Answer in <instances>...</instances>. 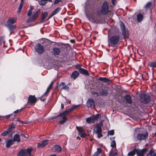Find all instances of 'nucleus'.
<instances>
[{
	"label": "nucleus",
	"instance_id": "f257e3e1",
	"mask_svg": "<svg viewBox=\"0 0 156 156\" xmlns=\"http://www.w3.org/2000/svg\"><path fill=\"white\" fill-rule=\"evenodd\" d=\"M80 105L73 106L71 108H69L67 110H66L59 114L60 117H62V120L59 122L60 124H62L65 122L67 120V118L66 116L70 112L73 110L77 107L80 106Z\"/></svg>",
	"mask_w": 156,
	"mask_h": 156
},
{
	"label": "nucleus",
	"instance_id": "f03ea898",
	"mask_svg": "<svg viewBox=\"0 0 156 156\" xmlns=\"http://www.w3.org/2000/svg\"><path fill=\"white\" fill-rule=\"evenodd\" d=\"M119 39V37L117 35H114L111 37L108 38V45L112 47L116 46Z\"/></svg>",
	"mask_w": 156,
	"mask_h": 156
},
{
	"label": "nucleus",
	"instance_id": "7ed1b4c3",
	"mask_svg": "<svg viewBox=\"0 0 156 156\" xmlns=\"http://www.w3.org/2000/svg\"><path fill=\"white\" fill-rule=\"evenodd\" d=\"M140 101L144 104L149 103L151 100V97L149 95L144 93H141L140 95Z\"/></svg>",
	"mask_w": 156,
	"mask_h": 156
},
{
	"label": "nucleus",
	"instance_id": "20e7f679",
	"mask_svg": "<svg viewBox=\"0 0 156 156\" xmlns=\"http://www.w3.org/2000/svg\"><path fill=\"white\" fill-rule=\"evenodd\" d=\"M102 131L101 126L97 124L96 125L93 129L94 133L97 134V137L98 138H100L103 136V135L101 133Z\"/></svg>",
	"mask_w": 156,
	"mask_h": 156
},
{
	"label": "nucleus",
	"instance_id": "39448f33",
	"mask_svg": "<svg viewBox=\"0 0 156 156\" xmlns=\"http://www.w3.org/2000/svg\"><path fill=\"white\" fill-rule=\"evenodd\" d=\"M109 12L108 6L106 2H104L102 6L101 12L103 15L107 14Z\"/></svg>",
	"mask_w": 156,
	"mask_h": 156
},
{
	"label": "nucleus",
	"instance_id": "423d86ee",
	"mask_svg": "<svg viewBox=\"0 0 156 156\" xmlns=\"http://www.w3.org/2000/svg\"><path fill=\"white\" fill-rule=\"evenodd\" d=\"M31 9H32V7L30 9V22H33L37 18L39 13L40 12L39 9L37 10L35 12L33 13L31 15H30L32 13V11H31Z\"/></svg>",
	"mask_w": 156,
	"mask_h": 156
},
{
	"label": "nucleus",
	"instance_id": "0eeeda50",
	"mask_svg": "<svg viewBox=\"0 0 156 156\" xmlns=\"http://www.w3.org/2000/svg\"><path fill=\"white\" fill-rule=\"evenodd\" d=\"M29 154V148L20 149L18 152L17 156H28Z\"/></svg>",
	"mask_w": 156,
	"mask_h": 156
},
{
	"label": "nucleus",
	"instance_id": "6e6552de",
	"mask_svg": "<svg viewBox=\"0 0 156 156\" xmlns=\"http://www.w3.org/2000/svg\"><path fill=\"white\" fill-rule=\"evenodd\" d=\"M148 133L147 132H146L145 134L139 133L136 136L137 140L139 141L142 140H145L148 137Z\"/></svg>",
	"mask_w": 156,
	"mask_h": 156
},
{
	"label": "nucleus",
	"instance_id": "1a4fd4ad",
	"mask_svg": "<svg viewBox=\"0 0 156 156\" xmlns=\"http://www.w3.org/2000/svg\"><path fill=\"white\" fill-rule=\"evenodd\" d=\"M15 126L14 125H12L9 127L6 131L2 133L1 135L2 136H5L8 134L12 135V131L15 128Z\"/></svg>",
	"mask_w": 156,
	"mask_h": 156
},
{
	"label": "nucleus",
	"instance_id": "9d476101",
	"mask_svg": "<svg viewBox=\"0 0 156 156\" xmlns=\"http://www.w3.org/2000/svg\"><path fill=\"white\" fill-rule=\"evenodd\" d=\"M76 128L79 132V135L82 138H85L87 136V134L81 127L76 126Z\"/></svg>",
	"mask_w": 156,
	"mask_h": 156
},
{
	"label": "nucleus",
	"instance_id": "9b49d317",
	"mask_svg": "<svg viewBox=\"0 0 156 156\" xmlns=\"http://www.w3.org/2000/svg\"><path fill=\"white\" fill-rule=\"evenodd\" d=\"M35 51L39 54H41L44 51V48L40 44H38L35 48Z\"/></svg>",
	"mask_w": 156,
	"mask_h": 156
},
{
	"label": "nucleus",
	"instance_id": "f8f14e48",
	"mask_svg": "<svg viewBox=\"0 0 156 156\" xmlns=\"http://www.w3.org/2000/svg\"><path fill=\"white\" fill-rule=\"evenodd\" d=\"M5 147L8 148L12 145L14 142L12 139L9 138L6 139L5 140Z\"/></svg>",
	"mask_w": 156,
	"mask_h": 156
},
{
	"label": "nucleus",
	"instance_id": "ddd939ff",
	"mask_svg": "<svg viewBox=\"0 0 156 156\" xmlns=\"http://www.w3.org/2000/svg\"><path fill=\"white\" fill-rule=\"evenodd\" d=\"M16 18L15 17L10 18L7 21L6 26L12 25V24L16 22Z\"/></svg>",
	"mask_w": 156,
	"mask_h": 156
},
{
	"label": "nucleus",
	"instance_id": "4468645a",
	"mask_svg": "<svg viewBox=\"0 0 156 156\" xmlns=\"http://www.w3.org/2000/svg\"><path fill=\"white\" fill-rule=\"evenodd\" d=\"M86 16L89 20L93 23H100V21L98 19L96 18L94 16L92 15L91 16H88L87 15Z\"/></svg>",
	"mask_w": 156,
	"mask_h": 156
},
{
	"label": "nucleus",
	"instance_id": "2eb2a0df",
	"mask_svg": "<svg viewBox=\"0 0 156 156\" xmlns=\"http://www.w3.org/2000/svg\"><path fill=\"white\" fill-rule=\"evenodd\" d=\"M146 151V149L142 150L136 149V154L138 156H144V154L145 153Z\"/></svg>",
	"mask_w": 156,
	"mask_h": 156
},
{
	"label": "nucleus",
	"instance_id": "dca6fc26",
	"mask_svg": "<svg viewBox=\"0 0 156 156\" xmlns=\"http://www.w3.org/2000/svg\"><path fill=\"white\" fill-rule=\"evenodd\" d=\"M48 140H44L41 143H38L37 147L39 148L44 147L48 144Z\"/></svg>",
	"mask_w": 156,
	"mask_h": 156
},
{
	"label": "nucleus",
	"instance_id": "f3484780",
	"mask_svg": "<svg viewBox=\"0 0 156 156\" xmlns=\"http://www.w3.org/2000/svg\"><path fill=\"white\" fill-rule=\"evenodd\" d=\"M37 101V98L35 95H30V105H34Z\"/></svg>",
	"mask_w": 156,
	"mask_h": 156
},
{
	"label": "nucleus",
	"instance_id": "a211bd4d",
	"mask_svg": "<svg viewBox=\"0 0 156 156\" xmlns=\"http://www.w3.org/2000/svg\"><path fill=\"white\" fill-rule=\"evenodd\" d=\"M87 105L88 107H95V103L93 99H89L87 102Z\"/></svg>",
	"mask_w": 156,
	"mask_h": 156
},
{
	"label": "nucleus",
	"instance_id": "6ab92c4d",
	"mask_svg": "<svg viewBox=\"0 0 156 156\" xmlns=\"http://www.w3.org/2000/svg\"><path fill=\"white\" fill-rule=\"evenodd\" d=\"M60 52L61 51L60 48L54 47L53 48L52 53L55 56L59 55Z\"/></svg>",
	"mask_w": 156,
	"mask_h": 156
},
{
	"label": "nucleus",
	"instance_id": "aec40b11",
	"mask_svg": "<svg viewBox=\"0 0 156 156\" xmlns=\"http://www.w3.org/2000/svg\"><path fill=\"white\" fill-rule=\"evenodd\" d=\"M125 99L128 104H131L132 103V100L130 95L128 94L126 95L125 96Z\"/></svg>",
	"mask_w": 156,
	"mask_h": 156
},
{
	"label": "nucleus",
	"instance_id": "412c9836",
	"mask_svg": "<svg viewBox=\"0 0 156 156\" xmlns=\"http://www.w3.org/2000/svg\"><path fill=\"white\" fill-rule=\"evenodd\" d=\"M13 140L14 142H17L19 143L20 141V136L18 134H15L13 137Z\"/></svg>",
	"mask_w": 156,
	"mask_h": 156
},
{
	"label": "nucleus",
	"instance_id": "4be33fe9",
	"mask_svg": "<svg viewBox=\"0 0 156 156\" xmlns=\"http://www.w3.org/2000/svg\"><path fill=\"white\" fill-rule=\"evenodd\" d=\"M79 75V72L77 71H74L72 74L71 77L74 80L76 79Z\"/></svg>",
	"mask_w": 156,
	"mask_h": 156
},
{
	"label": "nucleus",
	"instance_id": "5701e85b",
	"mask_svg": "<svg viewBox=\"0 0 156 156\" xmlns=\"http://www.w3.org/2000/svg\"><path fill=\"white\" fill-rule=\"evenodd\" d=\"M79 72L81 74L84 75L88 76L89 75L87 70L82 68H80V69H79Z\"/></svg>",
	"mask_w": 156,
	"mask_h": 156
},
{
	"label": "nucleus",
	"instance_id": "b1692460",
	"mask_svg": "<svg viewBox=\"0 0 156 156\" xmlns=\"http://www.w3.org/2000/svg\"><path fill=\"white\" fill-rule=\"evenodd\" d=\"M98 80L105 83H109L111 82L109 79L106 77H100L98 78Z\"/></svg>",
	"mask_w": 156,
	"mask_h": 156
},
{
	"label": "nucleus",
	"instance_id": "393cba45",
	"mask_svg": "<svg viewBox=\"0 0 156 156\" xmlns=\"http://www.w3.org/2000/svg\"><path fill=\"white\" fill-rule=\"evenodd\" d=\"M144 18L143 15L140 14H139L137 16V19L138 22H140L142 21Z\"/></svg>",
	"mask_w": 156,
	"mask_h": 156
},
{
	"label": "nucleus",
	"instance_id": "a878e982",
	"mask_svg": "<svg viewBox=\"0 0 156 156\" xmlns=\"http://www.w3.org/2000/svg\"><path fill=\"white\" fill-rule=\"evenodd\" d=\"M10 31V34H11L14 30L16 28V27L15 25H10L6 26Z\"/></svg>",
	"mask_w": 156,
	"mask_h": 156
},
{
	"label": "nucleus",
	"instance_id": "bb28decb",
	"mask_svg": "<svg viewBox=\"0 0 156 156\" xmlns=\"http://www.w3.org/2000/svg\"><path fill=\"white\" fill-rule=\"evenodd\" d=\"M136 148H134L132 151H131L128 153V156H133L136 153Z\"/></svg>",
	"mask_w": 156,
	"mask_h": 156
},
{
	"label": "nucleus",
	"instance_id": "cd10ccee",
	"mask_svg": "<svg viewBox=\"0 0 156 156\" xmlns=\"http://www.w3.org/2000/svg\"><path fill=\"white\" fill-rule=\"evenodd\" d=\"M49 90L48 89H47L46 92L44 93L43 95L41 96V100L42 101H44L46 100V98H44L43 97L44 96H46L48 95V93L49 92Z\"/></svg>",
	"mask_w": 156,
	"mask_h": 156
},
{
	"label": "nucleus",
	"instance_id": "c85d7f7f",
	"mask_svg": "<svg viewBox=\"0 0 156 156\" xmlns=\"http://www.w3.org/2000/svg\"><path fill=\"white\" fill-rule=\"evenodd\" d=\"M24 0H21V2L20 4V5L19 6V7L18 8V9L17 12L19 13H20V12L21 11V9L22 8V7L23 6V3L24 2Z\"/></svg>",
	"mask_w": 156,
	"mask_h": 156
},
{
	"label": "nucleus",
	"instance_id": "c756f323",
	"mask_svg": "<svg viewBox=\"0 0 156 156\" xmlns=\"http://www.w3.org/2000/svg\"><path fill=\"white\" fill-rule=\"evenodd\" d=\"M86 121L87 123L90 124L94 122L92 117L87 118L86 119Z\"/></svg>",
	"mask_w": 156,
	"mask_h": 156
},
{
	"label": "nucleus",
	"instance_id": "7c9ffc66",
	"mask_svg": "<svg viewBox=\"0 0 156 156\" xmlns=\"http://www.w3.org/2000/svg\"><path fill=\"white\" fill-rule=\"evenodd\" d=\"M100 93L102 96H106L108 94V91L106 90L103 89L100 91Z\"/></svg>",
	"mask_w": 156,
	"mask_h": 156
},
{
	"label": "nucleus",
	"instance_id": "2f4dec72",
	"mask_svg": "<svg viewBox=\"0 0 156 156\" xmlns=\"http://www.w3.org/2000/svg\"><path fill=\"white\" fill-rule=\"evenodd\" d=\"M48 15V12H45L43 13L42 15L41 18V22L43 21L45 19L46 17Z\"/></svg>",
	"mask_w": 156,
	"mask_h": 156
},
{
	"label": "nucleus",
	"instance_id": "473e14b6",
	"mask_svg": "<svg viewBox=\"0 0 156 156\" xmlns=\"http://www.w3.org/2000/svg\"><path fill=\"white\" fill-rule=\"evenodd\" d=\"M147 156H156V153L154 152L153 151L151 150L147 154Z\"/></svg>",
	"mask_w": 156,
	"mask_h": 156
},
{
	"label": "nucleus",
	"instance_id": "72a5a7b5",
	"mask_svg": "<svg viewBox=\"0 0 156 156\" xmlns=\"http://www.w3.org/2000/svg\"><path fill=\"white\" fill-rule=\"evenodd\" d=\"M61 8L59 7H57L53 11V15H55L57 14L61 10Z\"/></svg>",
	"mask_w": 156,
	"mask_h": 156
},
{
	"label": "nucleus",
	"instance_id": "f704fd0d",
	"mask_svg": "<svg viewBox=\"0 0 156 156\" xmlns=\"http://www.w3.org/2000/svg\"><path fill=\"white\" fill-rule=\"evenodd\" d=\"M121 30H123L125 29V26L124 24L122 21H119Z\"/></svg>",
	"mask_w": 156,
	"mask_h": 156
},
{
	"label": "nucleus",
	"instance_id": "c9c22d12",
	"mask_svg": "<svg viewBox=\"0 0 156 156\" xmlns=\"http://www.w3.org/2000/svg\"><path fill=\"white\" fill-rule=\"evenodd\" d=\"M100 115L99 114H98L92 116L94 122L95 121H97Z\"/></svg>",
	"mask_w": 156,
	"mask_h": 156
},
{
	"label": "nucleus",
	"instance_id": "e433bc0d",
	"mask_svg": "<svg viewBox=\"0 0 156 156\" xmlns=\"http://www.w3.org/2000/svg\"><path fill=\"white\" fill-rule=\"evenodd\" d=\"M30 156H34V154L35 151V150L33 149L32 148H30Z\"/></svg>",
	"mask_w": 156,
	"mask_h": 156
},
{
	"label": "nucleus",
	"instance_id": "4c0bfd02",
	"mask_svg": "<svg viewBox=\"0 0 156 156\" xmlns=\"http://www.w3.org/2000/svg\"><path fill=\"white\" fill-rule=\"evenodd\" d=\"M122 32L123 36L124 37H126L128 36V32L125 29L122 30Z\"/></svg>",
	"mask_w": 156,
	"mask_h": 156
},
{
	"label": "nucleus",
	"instance_id": "58836bf2",
	"mask_svg": "<svg viewBox=\"0 0 156 156\" xmlns=\"http://www.w3.org/2000/svg\"><path fill=\"white\" fill-rule=\"evenodd\" d=\"M116 146V142L115 140H113L112 141L111 144V146L112 147H115Z\"/></svg>",
	"mask_w": 156,
	"mask_h": 156
},
{
	"label": "nucleus",
	"instance_id": "ea45409f",
	"mask_svg": "<svg viewBox=\"0 0 156 156\" xmlns=\"http://www.w3.org/2000/svg\"><path fill=\"white\" fill-rule=\"evenodd\" d=\"M149 66L150 67L156 68V62L150 63L149 64Z\"/></svg>",
	"mask_w": 156,
	"mask_h": 156
},
{
	"label": "nucleus",
	"instance_id": "a19ab883",
	"mask_svg": "<svg viewBox=\"0 0 156 156\" xmlns=\"http://www.w3.org/2000/svg\"><path fill=\"white\" fill-rule=\"evenodd\" d=\"M118 154L116 152L114 153L113 151H112L110 153L109 156H117Z\"/></svg>",
	"mask_w": 156,
	"mask_h": 156
},
{
	"label": "nucleus",
	"instance_id": "79ce46f5",
	"mask_svg": "<svg viewBox=\"0 0 156 156\" xmlns=\"http://www.w3.org/2000/svg\"><path fill=\"white\" fill-rule=\"evenodd\" d=\"M55 150L58 151H60L61 150V147L59 145H56L55 146Z\"/></svg>",
	"mask_w": 156,
	"mask_h": 156
},
{
	"label": "nucleus",
	"instance_id": "37998d69",
	"mask_svg": "<svg viewBox=\"0 0 156 156\" xmlns=\"http://www.w3.org/2000/svg\"><path fill=\"white\" fill-rule=\"evenodd\" d=\"M151 2H149L147 3L146 5L145 6V8H149L151 5Z\"/></svg>",
	"mask_w": 156,
	"mask_h": 156
},
{
	"label": "nucleus",
	"instance_id": "c03bdc74",
	"mask_svg": "<svg viewBox=\"0 0 156 156\" xmlns=\"http://www.w3.org/2000/svg\"><path fill=\"white\" fill-rule=\"evenodd\" d=\"M53 84V82H52L50 84L49 86H48L47 89L49 90H51L52 87V85Z\"/></svg>",
	"mask_w": 156,
	"mask_h": 156
},
{
	"label": "nucleus",
	"instance_id": "a18cd8bd",
	"mask_svg": "<svg viewBox=\"0 0 156 156\" xmlns=\"http://www.w3.org/2000/svg\"><path fill=\"white\" fill-rule=\"evenodd\" d=\"M114 132L113 130L109 131L108 132V134L110 135H113L114 134Z\"/></svg>",
	"mask_w": 156,
	"mask_h": 156
},
{
	"label": "nucleus",
	"instance_id": "49530a36",
	"mask_svg": "<svg viewBox=\"0 0 156 156\" xmlns=\"http://www.w3.org/2000/svg\"><path fill=\"white\" fill-rule=\"evenodd\" d=\"M39 4L42 5H45L47 3V2H44L43 1H40Z\"/></svg>",
	"mask_w": 156,
	"mask_h": 156
},
{
	"label": "nucleus",
	"instance_id": "de8ad7c7",
	"mask_svg": "<svg viewBox=\"0 0 156 156\" xmlns=\"http://www.w3.org/2000/svg\"><path fill=\"white\" fill-rule=\"evenodd\" d=\"M62 88L67 91H68L69 90V87L66 85H65L62 87Z\"/></svg>",
	"mask_w": 156,
	"mask_h": 156
},
{
	"label": "nucleus",
	"instance_id": "09e8293b",
	"mask_svg": "<svg viewBox=\"0 0 156 156\" xmlns=\"http://www.w3.org/2000/svg\"><path fill=\"white\" fill-rule=\"evenodd\" d=\"M61 2H62V0H55L54 2V4H57Z\"/></svg>",
	"mask_w": 156,
	"mask_h": 156
},
{
	"label": "nucleus",
	"instance_id": "8fccbe9b",
	"mask_svg": "<svg viewBox=\"0 0 156 156\" xmlns=\"http://www.w3.org/2000/svg\"><path fill=\"white\" fill-rule=\"evenodd\" d=\"M2 43H4L3 38L2 37H0V45Z\"/></svg>",
	"mask_w": 156,
	"mask_h": 156
},
{
	"label": "nucleus",
	"instance_id": "3c124183",
	"mask_svg": "<svg viewBox=\"0 0 156 156\" xmlns=\"http://www.w3.org/2000/svg\"><path fill=\"white\" fill-rule=\"evenodd\" d=\"M59 117H60V116H59V114L58 115L53 116L51 117V119H56Z\"/></svg>",
	"mask_w": 156,
	"mask_h": 156
},
{
	"label": "nucleus",
	"instance_id": "603ef678",
	"mask_svg": "<svg viewBox=\"0 0 156 156\" xmlns=\"http://www.w3.org/2000/svg\"><path fill=\"white\" fill-rule=\"evenodd\" d=\"M104 121V120H101L100 123H98L97 124L98 125H99V126H102L103 125V123Z\"/></svg>",
	"mask_w": 156,
	"mask_h": 156
},
{
	"label": "nucleus",
	"instance_id": "864d4df0",
	"mask_svg": "<svg viewBox=\"0 0 156 156\" xmlns=\"http://www.w3.org/2000/svg\"><path fill=\"white\" fill-rule=\"evenodd\" d=\"M22 109V108H21L20 109H18V110L14 111L13 112L14 113H19L21 111V110Z\"/></svg>",
	"mask_w": 156,
	"mask_h": 156
},
{
	"label": "nucleus",
	"instance_id": "5fc2aeb1",
	"mask_svg": "<svg viewBox=\"0 0 156 156\" xmlns=\"http://www.w3.org/2000/svg\"><path fill=\"white\" fill-rule=\"evenodd\" d=\"M76 69L78 70L79 71V69H80V68H81L80 67V66L78 64V65H77L76 66Z\"/></svg>",
	"mask_w": 156,
	"mask_h": 156
},
{
	"label": "nucleus",
	"instance_id": "6e6d98bb",
	"mask_svg": "<svg viewBox=\"0 0 156 156\" xmlns=\"http://www.w3.org/2000/svg\"><path fill=\"white\" fill-rule=\"evenodd\" d=\"M101 149L99 148H98L97 149V151H96V152H98V154H100V153H101Z\"/></svg>",
	"mask_w": 156,
	"mask_h": 156
},
{
	"label": "nucleus",
	"instance_id": "4d7b16f0",
	"mask_svg": "<svg viewBox=\"0 0 156 156\" xmlns=\"http://www.w3.org/2000/svg\"><path fill=\"white\" fill-rule=\"evenodd\" d=\"M94 94L97 97H98L100 96V95L97 92H94Z\"/></svg>",
	"mask_w": 156,
	"mask_h": 156
},
{
	"label": "nucleus",
	"instance_id": "13d9d810",
	"mask_svg": "<svg viewBox=\"0 0 156 156\" xmlns=\"http://www.w3.org/2000/svg\"><path fill=\"white\" fill-rule=\"evenodd\" d=\"M60 85L61 86H63V87L65 85H66L65 83L64 82H62L60 83Z\"/></svg>",
	"mask_w": 156,
	"mask_h": 156
},
{
	"label": "nucleus",
	"instance_id": "bf43d9fd",
	"mask_svg": "<svg viewBox=\"0 0 156 156\" xmlns=\"http://www.w3.org/2000/svg\"><path fill=\"white\" fill-rule=\"evenodd\" d=\"M11 115H12V114H10V115H6L5 116V117L6 119H8L10 117V116Z\"/></svg>",
	"mask_w": 156,
	"mask_h": 156
},
{
	"label": "nucleus",
	"instance_id": "052dcab7",
	"mask_svg": "<svg viewBox=\"0 0 156 156\" xmlns=\"http://www.w3.org/2000/svg\"><path fill=\"white\" fill-rule=\"evenodd\" d=\"M99 154L98 153V152H96L94 153L93 155V156H98Z\"/></svg>",
	"mask_w": 156,
	"mask_h": 156
},
{
	"label": "nucleus",
	"instance_id": "680f3d73",
	"mask_svg": "<svg viewBox=\"0 0 156 156\" xmlns=\"http://www.w3.org/2000/svg\"><path fill=\"white\" fill-rule=\"evenodd\" d=\"M54 15H53V13H52V14L49 17H48V19H50V18H51V17H52L53 16H54Z\"/></svg>",
	"mask_w": 156,
	"mask_h": 156
},
{
	"label": "nucleus",
	"instance_id": "e2e57ef3",
	"mask_svg": "<svg viewBox=\"0 0 156 156\" xmlns=\"http://www.w3.org/2000/svg\"><path fill=\"white\" fill-rule=\"evenodd\" d=\"M61 108L63 109L64 108V105L63 104H61Z\"/></svg>",
	"mask_w": 156,
	"mask_h": 156
},
{
	"label": "nucleus",
	"instance_id": "0e129e2a",
	"mask_svg": "<svg viewBox=\"0 0 156 156\" xmlns=\"http://www.w3.org/2000/svg\"><path fill=\"white\" fill-rule=\"evenodd\" d=\"M21 135L23 136V137H26L25 136V135H24V134H23V133H21Z\"/></svg>",
	"mask_w": 156,
	"mask_h": 156
},
{
	"label": "nucleus",
	"instance_id": "69168bd1",
	"mask_svg": "<svg viewBox=\"0 0 156 156\" xmlns=\"http://www.w3.org/2000/svg\"><path fill=\"white\" fill-rule=\"evenodd\" d=\"M116 0H112V2L113 4H114V2H115Z\"/></svg>",
	"mask_w": 156,
	"mask_h": 156
},
{
	"label": "nucleus",
	"instance_id": "338daca9",
	"mask_svg": "<svg viewBox=\"0 0 156 156\" xmlns=\"http://www.w3.org/2000/svg\"><path fill=\"white\" fill-rule=\"evenodd\" d=\"M27 15H28V16H29V10L28 11V12H27Z\"/></svg>",
	"mask_w": 156,
	"mask_h": 156
},
{
	"label": "nucleus",
	"instance_id": "774afa93",
	"mask_svg": "<svg viewBox=\"0 0 156 156\" xmlns=\"http://www.w3.org/2000/svg\"><path fill=\"white\" fill-rule=\"evenodd\" d=\"M48 0H41L40 1H43L44 2H47Z\"/></svg>",
	"mask_w": 156,
	"mask_h": 156
}]
</instances>
